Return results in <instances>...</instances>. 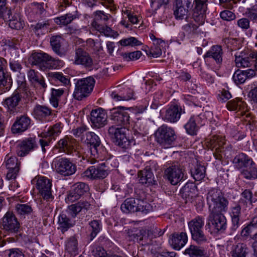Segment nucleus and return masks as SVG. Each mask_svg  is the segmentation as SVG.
Listing matches in <instances>:
<instances>
[{
    "mask_svg": "<svg viewBox=\"0 0 257 257\" xmlns=\"http://www.w3.org/2000/svg\"><path fill=\"white\" fill-rule=\"evenodd\" d=\"M125 108L119 106L110 110V120L115 125L109 127L108 130L110 138L115 144L124 149H129L136 145L132 137H126L125 126L130 123V115L124 111Z\"/></svg>",
    "mask_w": 257,
    "mask_h": 257,
    "instance_id": "1",
    "label": "nucleus"
},
{
    "mask_svg": "<svg viewBox=\"0 0 257 257\" xmlns=\"http://www.w3.org/2000/svg\"><path fill=\"white\" fill-rule=\"evenodd\" d=\"M206 202L210 212H226L228 211L229 201L220 189H210L206 194Z\"/></svg>",
    "mask_w": 257,
    "mask_h": 257,
    "instance_id": "2",
    "label": "nucleus"
},
{
    "mask_svg": "<svg viewBox=\"0 0 257 257\" xmlns=\"http://www.w3.org/2000/svg\"><path fill=\"white\" fill-rule=\"evenodd\" d=\"M157 142L162 147L168 148L175 142L177 136L175 130L166 124H163L158 128L155 133Z\"/></svg>",
    "mask_w": 257,
    "mask_h": 257,
    "instance_id": "3",
    "label": "nucleus"
},
{
    "mask_svg": "<svg viewBox=\"0 0 257 257\" xmlns=\"http://www.w3.org/2000/svg\"><path fill=\"white\" fill-rule=\"evenodd\" d=\"M95 82L94 79L92 77L78 79L75 83L73 97L78 100H81L88 97L93 90Z\"/></svg>",
    "mask_w": 257,
    "mask_h": 257,
    "instance_id": "4",
    "label": "nucleus"
},
{
    "mask_svg": "<svg viewBox=\"0 0 257 257\" xmlns=\"http://www.w3.org/2000/svg\"><path fill=\"white\" fill-rule=\"evenodd\" d=\"M53 164L56 172L64 177L72 175L77 170L76 164L65 157L55 159Z\"/></svg>",
    "mask_w": 257,
    "mask_h": 257,
    "instance_id": "5",
    "label": "nucleus"
},
{
    "mask_svg": "<svg viewBox=\"0 0 257 257\" xmlns=\"http://www.w3.org/2000/svg\"><path fill=\"white\" fill-rule=\"evenodd\" d=\"M86 142L90 145L89 151L90 153V162L91 164H94L96 162L97 159L98 158L101 154L100 151L103 150L102 146L100 145L101 142L99 138L93 132H87L85 133Z\"/></svg>",
    "mask_w": 257,
    "mask_h": 257,
    "instance_id": "6",
    "label": "nucleus"
},
{
    "mask_svg": "<svg viewBox=\"0 0 257 257\" xmlns=\"http://www.w3.org/2000/svg\"><path fill=\"white\" fill-rule=\"evenodd\" d=\"M207 147L215 152L213 153L216 159L221 160L222 158L221 153L224 151V146L226 144L225 137L222 136L214 135L206 140Z\"/></svg>",
    "mask_w": 257,
    "mask_h": 257,
    "instance_id": "7",
    "label": "nucleus"
},
{
    "mask_svg": "<svg viewBox=\"0 0 257 257\" xmlns=\"http://www.w3.org/2000/svg\"><path fill=\"white\" fill-rule=\"evenodd\" d=\"M184 172V170L179 164L174 163L165 170L164 176L172 185H175L183 180Z\"/></svg>",
    "mask_w": 257,
    "mask_h": 257,
    "instance_id": "8",
    "label": "nucleus"
},
{
    "mask_svg": "<svg viewBox=\"0 0 257 257\" xmlns=\"http://www.w3.org/2000/svg\"><path fill=\"white\" fill-rule=\"evenodd\" d=\"M108 164L109 162L106 161L105 162L99 164L97 167L93 166L88 168L83 172V177L90 179L105 178L108 175Z\"/></svg>",
    "mask_w": 257,
    "mask_h": 257,
    "instance_id": "9",
    "label": "nucleus"
},
{
    "mask_svg": "<svg viewBox=\"0 0 257 257\" xmlns=\"http://www.w3.org/2000/svg\"><path fill=\"white\" fill-rule=\"evenodd\" d=\"M62 128L61 123H56L49 128L46 137L40 140L39 143L44 153L46 152V147H48L52 140H55V137L60 134Z\"/></svg>",
    "mask_w": 257,
    "mask_h": 257,
    "instance_id": "10",
    "label": "nucleus"
},
{
    "mask_svg": "<svg viewBox=\"0 0 257 257\" xmlns=\"http://www.w3.org/2000/svg\"><path fill=\"white\" fill-rule=\"evenodd\" d=\"M71 61L74 65H80L86 68L90 67L93 64L92 59L89 54L81 48L75 49L74 55Z\"/></svg>",
    "mask_w": 257,
    "mask_h": 257,
    "instance_id": "11",
    "label": "nucleus"
},
{
    "mask_svg": "<svg viewBox=\"0 0 257 257\" xmlns=\"http://www.w3.org/2000/svg\"><path fill=\"white\" fill-rule=\"evenodd\" d=\"M107 115L102 108L93 109L90 113V121L92 125L96 128H101L107 124Z\"/></svg>",
    "mask_w": 257,
    "mask_h": 257,
    "instance_id": "12",
    "label": "nucleus"
},
{
    "mask_svg": "<svg viewBox=\"0 0 257 257\" xmlns=\"http://www.w3.org/2000/svg\"><path fill=\"white\" fill-rule=\"evenodd\" d=\"M188 241V236L185 232H174L169 238V244L176 250H180Z\"/></svg>",
    "mask_w": 257,
    "mask_h": 257,
    "instance_id": "13",
    "label": "nucleus"
},
{
    "mask_svg": "<svg viewBox=\"0 0 257 257\" xmlns=\"http://www.w3.org/2000/svg\"><path fill=\"white\" fill-rule=\"evenodd\" d=\"M37 147L35 139L29 138L19 142L17 146V153L18 156L24 157Z\"/></svg>",
    "mask_w": 257,
    "mask_h": 257,
    "instance_id": "14",
    "label": "nucleus"
},
{
    "mask_svg": "<svg viewBox=\"0 0 257 257\" xmlns=\"http://www.w3.org/2000/svg\"><path fill=\"white\" fill-rule=\"evenodd\" d=\"M52 183L49 179L44 176H38L36 187L44 199H49L52 197Z\"/></svg>",
    "mask_w": 257,
    "mask_h": 257,
    "instance_id": "15",
    "label": "nucleus"
},
{
    "mask_svg": "<svg viewBox=\"0 0 257 257\" xmlns=\"http://www.w3.org/2000/svg\"><path fill=\"white\" fill-rule=\"evenodd\" d=\"M31 121L30 117L26 115L17 117L11 127L12 133L19 134L24 132L30 127Z\"/></svg>",
    "mask_w": 257,
    "mask_h": 257,
    "instance_id": "16",
    "label": "nucleus"
},
{
    "mask_svg": "<svg viewBox=\"0 0 257 257\" xmlns=\"http://www.w3.org/2000/svg\"><path fill=\"white\" fill-rule=\"evenodd\" d=\"M21 97L18 92L14 93L11 96L7 98L4 102V106L10 114L15 115L19 111L18 104Z\"/></svg>",
    "mask_w": 257,
    "mask_h": 257,
    "instance_id": "17",
    "label": "nucleus"
},
{
    "mask_svg": "<svg viewBox=\"0 0 257 257\" xmlns=\"http://www.w3.org/2000/svg\"><path fill=\"white\" fill-rule=\"evenodd\" d=\"M182 113V109L177 105H171L165 110L163 115V119L171 123H175L179 120Z\"/></svg>",
    "mask_w": 257,
    "mask_h": 257,
    "instance_id": "18",
    "label": "nucleus"
},
{
    "mask_svg": "<svg viewBox=\"0 0 257 257\" xmlns=\"http://www.w3.org/2000/svg\"><path fill=\"white\" fill-rule=\"evenodd\" d=\"M76 142L71 136H66L61 139L57 143L56 147L60 152L65 153L67 154H71L74 149Z\"/></svg>",
    "mask_w": 257,
    "mask_h": 257,
    "instance_id": "19",
    "label": "nucleus"
},
{
    "mask_svg": "<svg viewBox=\"0 0 257 257\" xmlns=\"http://www.w3.org/2000/svg\"><path fill=\"white\" fill-rule=\"evenodd\" d=\"M256 73L252 69H248L246 70H236L233 74L232 79L234 83L237 84L244 83L247 79H249L255 76Z\"/></svg>",
    "mask_w": 257,
    "mask_h": 257,
    "instance_id": "20",
    "label": "nucleus"
},
{
    "mask_svg": "<svg viewBox=\"0 0 257 257\" xmlns=\"http://www.w3.org/2000/svg\"><path fill=\"white\" fill-rule=\"evenodd\" d=\"M223 51L222 47L219 45H213L204 55V59L207 58H212L216 64L220 67L222 62Z\"/></svg>",
    "mask_w": 257,
    "mask_h": 257,
    "instance_id": "21",
    "label": "nucleus"
},
{
    "mask_svg": "<svg viewBox=\"0 0 257 257\" xmlns=\"http://www.w3.org/2000/svg\"><path fill=\"white\" fill-rule=\"evenodd\" d=\"M153 166L151 168H148V167L138 172V177L139 178L140 183L142 184L152 183L154 178V175L152 170H156L157 167H158L157 164L154 162H152Z\"/></svg>",
    "mask_w": 257,
    "mask_h": 257,
    "instance_id": "22",
    "label": "nucleus"
},
{
    "mask_svg": "<svg viewBox=\"0 0 257 257\" xmlns=\"http://www.w3.org/2000/svg\"><path fill=\"white\" fill-rule=\"evenodd\" d=\"M111 98L115 101H128L136 98L133 90L130 88H124L123 90L117 93L115 91L111 93Z\"/></svg>",
    "mask_w": 257,
    "mask_h": 257,
    "instance_id": "23",
    "label": "nucleus"
},
{
    "mask_svg": "<svg viewBox=\"0 0 257 257\" xmlns=\"http://www.w3.org/2000/svg\"><path fill=\"white\" fill-rule=\"evenodd\" d=\"M232 162L235 168L241 172L248 165H250L253 161L246 154L240 153L234 157Z\"/></svg>",
    "mask_w": 257,
    "mask_h": 257,
    "instance_id": "24",
    "label": "nucleus"
},
{
    "mask_svg": "<svg viewBox=\"0 0 257 257\" xmlns=\"http://www.w3.org/2000/svg\"><path fill=\"white\" fill-rule=\"evenodd\" d=\"M4 19L9 21V25L12 29L20 30L24 25V21L21 20L19 14H15L12 16L11 10L8 11L7 16Z\"/></svg>",
    "mask_w": 257,
    "mask_h": 257,
    "instance_id": "25",
    "label": "nucleus"
},
{
    "mask_svg": "<svg viewBox=\"0 0 257 257\" xmlns=\"http://www.w3.org/2000/svg\"><path fill=\"white\" fill-rule=\"evenodd\" d=\"M192 239L198 244H202L207 241L202 230V226H190Z\"/></svg>",
    "mask_w": 257,
    "mask_h": 257,
    "instance_id": "26",
    "label": "nucleus"
},
{
    "mask_svg": "<svg viewBox=\"0 0 257 257\" xmlns=\"http://www.w3.org/2000/svg\"><path fill=\"white\" fill-rule=\"evenodd\" d=\"M227 109L229 110L240 111L242 115H245L248 111L246 103L239 99H235L228 101L226 104Z\"/></svg>",
    "mask_w": 257,
    "mask_h": 257,
    "instance_id": "27",
    "label": "nucleus"
},
{
    "mask_svg": "<svg viewBox=\"0 0 257 257\" xmlns=\"http://www.w3.org/2000/svg\"><path fill=\"white\" fill-rule=\"evenodd\" d=\"M90 206V203L86 201H80L77 203L69 205L67 209L68 214L72 217L76 216L82 210H87Z\"/></svg>",
    "mask_w": 257,
    "mask_h": 257,
    "instance_id": "28",
    "label": "nucleus"
},
{
    "mask_svg": "<svg viewBox=\"0 0 257 257\" xmlns=\"http://www.w3.org/2000/svg\"><path fill=\"white\" fill-rule=\"evenodd\" d=\"M52 113L51 109L45 105H37L33 111V115L36 119L43 120Z\"/></svg>",
    "mask_w": 257,
    "mask_h": 257,
    "instance_id": "29",
    "label": "nucleus"
},
{
    "mask_svg": "<svg viewBox=\"0 0 257 257\" xmlns=\"http://www.w3.org/2000/svg\"><path fill=\"white\" fill-rule=\"evenodd\" d=\"M207 225H225L226 219L223 212L213 213L210 212Z\"/></svg>",
    "mask_w": 257,
    "mask_h": 257,
    "instance_id": "30",
    "label": "nucleus"
},
{
    "mask_svg": "<svg viewBox=\"0 0 257 257\" xmlns=\"http://www.w3.org/2000/svg\"><path fill=\"white\" fill-rule=\"evenodd\" d=\"M184 253L188 254L189 257H206L207 256L206 252L204 249L193 245H191L187 248Z\"/></svg>",
    "mask_w": 257,
    "mask_h": 257,
    "instance_id": "31",
    "label": "nucleus"
},
{
    "mask_svg": "<svg viewBox=\"0 0 257 257\" xmlns=\"http://www.w3.org/2000/svg\"><path fill=\"white\" fill-rule=\"evenodd\" d=\"M240 172L243 177L246 179L253 180L257 178V168L253 161Z\"/></svg>",
    "mask_w": 257,
    "mask_h": 257,
    "instance_id": "32",
    "label": "nucleus"
},
{
    "mask_svg": "<svg viewBox=\"0 0 257 257\" xmlns=\"http://www.w3.org/2000/svg\"><path fill=\"white\" fill-rule=\"evenodd\" d=\"M32 64L35 65H39L40 69L45 71V65L48 54L45 53H34L32 55Z\"/></svg>",
    "mask_w": 257,
    "mask_h": 257,
    "instance_id": "33",
    "label": "nucleus"
},
{
    "mask_svg": "<svg viewBox=\"0 0 257 257\" xmlns=\"http://www.w3.org/2000/svg\"><path fill=\"white\" fill-rule=\"evenodd\" d=\"M137 200L133 198H127L121 205V210L126 213L137 212Z\"/></svg>",
    "mask_w": 257,
    "mask_h": 257,
    "instance_id": "34",
    "label": "nucleus"
},
{
    "mask_svg": "<svg viewBox=\"0 0 257 257\" xmlns=\"http://www.w3.org/2000/svg\"><path fill=\"white\" fill-rule=\"evenodd\" d=\"M84 1L89 7H93L99 4L106 8H109L111 11H113L116 9L113 0H84Z\"/></svg>",
    "mask_w": 257,
    "mask_h": 257,
    "instance_id": "35",
    "label": "nucleus"
},
{
    "mask_svg": "<svg viewBox=\"0 0 257 257\" xmlns=\"http://www.w3.org/2000/svg\"><path fill=\"white\" fill-rule=\"evenodd\" d=\"M64 39L60 36H53L50 39V45L53 51L58 55H62L61 46Z\"/></svg>",
    "mask_w": 257,
    "mask_h": 257,
    "instance_id": "36",
    "label": "nucleus"
},
{
    "mask_svg": "<svg viewBox=\"0 0 257 257\" xmlns=\"http://www.w3.org/2000/svg\"><path fill=\"white\" fill-rule=\"evenodd\" d=\"M251 53L249 56L243 55L236 56L235 62L237 67H248L252 65V58Z\"/></svg>",
    "mask_w": 257,
    "mask_h": 257,
    "instance_id": "37",
    "label": "nucleus"
},
{
    "mask_svg": "<svg viewBox=\"0 0 257 257\" xmlns=\"http://www.w3.org/2000/svg\"><path fill=\"white\" fill-rule=\"evenodd\" d=\"M66 249L70 254L76 255L78 254V241L75 236L70 237L66 242Z\"/></svg>",
    "mask_w": 257,
    "mask_h": 257,
    "instance_id": "38",
    "label": "nucleus"
},
{
    "mask_svg": "<svg viewBox=\"0 0 257 257\" xmlns=\"http://www.w3.org/2000/svg\"><path fill=\"white\" fill-rule=\"evenodd\" d=\"M5 164L8 169H15L19 171L20 163L17 158L11 154H8L5 159Z\"/></svg>",
    "mask_w": 257,
    "mask_h": 257,
    "instance_id": "39",
    "label": "nucleus"
},
{
    "mask_svg": "<svg viewBox=\"0 0 257 257\" xmlns=\"http://www.w3.org/2000/svg\"><path fill=\"white\" fill-rule=\"evenodd\" d=\"M64 90L63 89H51V97L50 98V103L53 107L56 108L58 106L59 101L60 97L63 94Z\"/></svg>",
    "mask_w": 257,
    "mask_h": 257,
    "instance_id": "40",
    "label": "nucleus"
},
{
    "mask_svg": "<svg viewBox=\"0 0 257 257\" xmlns=\"http://www.w3.org/2000/svg\"><path fill=\"white\" fill-rule=\"evenodd\" d=\"M95 28L96 30L100 33L103 34L106 37L116 38L118 35V34L116 31L112 30L106 25L96 24Z\"/></svg>",
    "mask_w": 257,
    "mask_h": 257,
    "instance_id": "41",
    "label": "nucleus"
},
{
    "mask_svg": "<svg viewBox=\"0 0 257 257\" xmlns=\"http://www.w3.org/2000/svg\"><path fill=\"white\" fill-rule=\"evenodd\" d=\"M206 168L203 165L197 164L193 171L192 172V175L196 181H201L206 175Z\"/></svg>",
    "mask_w": 257,
    "mask_h": 257,
    "instance_id": "42",
    "label": "nucleus"
},
{
    "mask_svg": "<svg viewBox=\"0 0 257 257\" xmlns=\"http://www.w3.org/2000/svg\"><path fill=\"white\" fill-rule=\"evenodd\" d=\"M232 257H246L247 248L243 243L237 244L231 251Z\"/></svg>",
    "mask_w": 257,
    "mask_h": 257,
    "instance_id": "43",
    "label": "nucleus"
},
{
    "mask_svg": "<svg viewBox=\"0 0 257 257\" xmlns=\"http://www.w3.org/2000/svg\"><path fill=\"white\" fill-rule=\"evenodd\" d=\"M188 8L184 7L175 5L174 8V15L176 19L182 20L184 18L187 19Z\"/></svg>",
    "mask_w": 257,
    "mask_h": 257,
    "instance_id": "44",
    "label": "nucleus"
},
{
    "mask_svg": "<svg viewBox=\"0 0 257 257\" xmlns=\"http://www.w3.org/2000/svg\"><path fill=\"white\" fill-rule=\"evenodd\" d=\"M48 76L52 80L59 81L60 82L66 85L69 84V79L61 72H51L48 73Z\"/></svg>",
    "mask_w": 257,
    "mask_h": 257,
    "instance_id": "45",
    "label": "nucleus"
},
{
    "mask_svg": "<svg viewBox=\"0 0 257 257\" xmlns=\"http://www.w3.org/2000/svg\"><path fill=\"white\" fill-rule=\"evenodd\" d=\"M45 62V70L47 69H56L63 65V62L58 59H55L48 55Z\"/></svg>",
    "mask_w": 257,
    "mask_h": 257,
    "instance_id": "46",
    "label": "nucleus"
},
{
    "mask_svg": "<svg viewBox=\"0 0 257 257\" xmlns=\"http://www.w3.org/2000/svg\"><path fill=\"white\" fill-rule=\"evenodd\" d=\"M75 18V17L72 14H68L55 18L54 21L57 25L65 26L70 24Z\"/></svg>",
    "mask_w": 257,
    "mask_h": 257,
    "instance_id": "47",
    "label": "nucleus"
},
{
    "mask_svg": "<svg viewBox=\"0 0 257 257\" xmlns=\"http://www.w3.org/2000/svg\"><path fill=\"white\" fill-rule=\"evenodd\" d=\"M137 211H140L144 214H147L148 212L152 210V206L147 202L142 200L137 199Z\"/></svg>",
    "mask_w": 257,
    "mask_h": 257,
    "instance_id": "48",
    "label": "nucleus"
},
{
    "mask_svg": "<svg viewBox=\"0 0 257 257\" xmlns=\"http://www.w3.org/2000/svg\"><path fill=\"white\" fill-rule=\"evenodd\" d=\"M240 210V206L238 204H236L231 208L230 216L233 225H238L239 223Z\"/></svg>",
    "mask_w": 257,
    "mask_h": 257,
    "instance_id": "49",
    "label": "nucleus"
},
{
    "mask_svg": "<svg viewBox=\"0 0 257 257\" xmlns=\"http://www.w3.org/2000/svg\"><path fill=\"white\" fill-rule=\"evenodd\" d=\"M196 187L192 184H186L181 190L182 195L186 198H192L195 194Z\"/></svg>",
    "mask_w": 257,
    "mask_h": 257,
    "instance_id": "50",
    "label": "nucleus"
},
{
    "mask_svg": "<svg viewBox=\"0 0 257 257\" xmlns=\"http://www.w3.org/2000/svg\"><path fill=\"white\" fill-rule=\"evenodd\" d=\"M16 209L21 216L29 215L33 211L32 207L28 204H18L16 206Z\"/></svg>",
    "mask_w": 257,
    "mask_h": 257,
    "instance_id": "51",
    "label": "nucleus"
},
{
    "mask_svg": "<svg viewBox=\"0 0 257 257\" xmlns=\"http://www.w3.org/2000/svg\"><path fill=\"white\" fill-rule=\"evenodd\" d=\"M142 55L140 51H136L130 53H122L121 54L123 60L124 61H135L139 59Z\"/></svg>",
    "mask_w": 257,
    "mask_h": 257,
    "instance_id": "52",
    "label": "nucleus"
},
{
    "mask_svg": "<svg viewBox=\"0 0 257 257\" xmlns=\"http://www.w3.org/2000/svg\"><path fill=\"white\" fill-rule=\"evenodd\" d=\"M184 127L188 134L195 135L196 134L199 127L194 121L193 117H191L187 123L184 125Z\"/></svg>",
    "mask_w": 257,
    "mask_h": 257,
    "instance_id": "53",
    "label": "nucleus"
},
{
    "mask_svg": "<svg viewBox=\"0 0 257 257\" xmlns=\"http://www.w3.org/2000/svg\"><path fill=\"white\" fill-rule=\"evenodd\" d=\"M88 186L84 183L79 182L73 185V190L81 197L88 190Z\"/></svg>",
    "mask_w": 257,
    "mask_h": 257,
    "instance_id": "54",
    "label": "nucleus"
},
{
    "mask_svg": "<svg viewBox=\"0 0 257 257\" xmlns=\"http://www.w3.org/2000/svg\"><path fill=\"white\" fill-rule=\"evenodd\" d=\"M3 225H17L18 222L13 212L8 211L3 218Z\"/></svg>",
    "mask_w": 257,
    "mask_h": 257,
    "instance_id": "55",
    "label": "nucleus"
},
{
    "mask_svg": "<svg viewBox=\"0 0 257 257\" xmlns=\"http://www.w3.org/2000/svg\"><path fill=\"white\" fill-rule=\"evenodd\" d=\"M119 43L122 46H135L142 45V43L140 41H138L136 38L133 37L123 39L119 41Z\"/></svg>",
    "mask_w": 257,
    "mask_h": 257,
    "instance_id": "56",
    "label": "nucleus"
},
{
    "mask_svg": "<svg viewBox=\"0 0 257 257\" xmlns=\"http://www.w3.org/2000/svg\"><path fill=\"white\" fill-rule=\"evenodd\" d=\"M91 252L94 257H107L110 254L102 247L97 245L92 247Z\"/></svg>",
    "mask_w": 257,
    "mask_h": 257,
    "instance_id": "57",
    "label": "nucleus"
},
{
    "mask_svg": "<svg viewBox=\"0 0 257 257\" xmlns=\"http://www.w3.org/2000/svg\"><path fill=\"white\" fill-rule=\"evenodd\" d=\"M198 28V25L193 24L192 21L189 22L182 27V30L184 35H189L193 34Z\"/></svg>",
    "mask_w": 257,
    "mask_h": 257,
    "instance_id": "58",
    "label": "nucleus"
},
{
    "mask_svg": "<svg viewBox=\"0 0 257 257\" xmlns=\"http://www.w3.org/2000/svg\"><path fill=\"white\" fill-rule=\"evenodd\" d=\"M206 1L205 0H195L196 5L194 12L205 14L207 10Z\"/></svg>",
    "mask_w": 257,
    "mask_h": 257,
    "instance_id": "59",
    "label": "nucleus"
},
{
    "mask_svg": "<svg viewBox=\"0 0 257 257\" xmlns=\"http://www.w3.org/2000/svg\"><path fill=\"white\" fill-rule=\"evenodd\" d=\"M151 6L152 10L156 11L159 9L161 7L166 6L169 0H151Z\"/></svg>",
    "mask_w": 257,
    "mask_h": 257,
    "instance_id": "60",
    "label": "nucleus"
},
{
    "mask_svg": "<svg viewBox=\"0 0 257 257\" xmlns=\"http://www.w3.org/2000/svg\"><path fill=\"white\" fill-rule=\"evenodd\" d=\"M87 127L85 125H81L72 131L73 135L76 138H80L82 140L84 134L86 133Z\"/></svg>",
    "mask_w": 257,
    "mask_h": 257,
    "instance_id": "61",
    "label": "nucleus"
},
{
    "mask_svg": "<svg viewBox=\"0 0 257 257\" xmlns=\"http://www.w3.org/2000/svg\"><path fill=\"white\" fill-rule=\"evenodd\" d=\"M42 75L38 71H36L34 69H30L27 73V76L29 80L32 84L35 83V82L38 78H40Z\"/></svg>",
    "mask_w": 257,
    "mask_h": 257,
    "instance_id": "62",
    "label": "nucleus"
},
{
    "mask_svg": "<svg viewBox=\"0 0 257 257\" xmlns=\"http://www.w3.org/2000/svg\"><path fill=\"white\" fill-rule=\"evenodd\" d=\"M205 14L194 12L193 14V20L196 23V25H202L205 21Z\"/></svg>",
    "mask_w": 257,
    "mask_h": 257,
    "instance_id": "63",
    "label": "nucleus"
},
{
    "mask_svg": "<svg viewBox=\"0 0 257 257\" xmlns=\"http://www.w3.org/2000/svg\"><path fill=\"white\" fill-rule=\"evenodd\" d=\"M246 16L251 20L257 19V5H255L250 8H247L245 11Z\"/></svg>",
    "mask_w": 257,
    "mask_h": 257,
    "instance_id": "64",
    "label": "nucleus"
}]
</instances>
